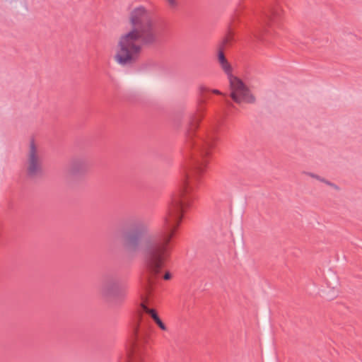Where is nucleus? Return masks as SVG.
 <instances>
[{"mask_svg":"<svg viewBox=\"0 0 362 362\" xmlns=\"http://www.w3.org/2000/svg\"><path fill=\"white\" fill-rule=\"evenodd\" d=\"M188 208L179 202L170 203L162 229L152 235L149 234L148 224L141 218L127 220L121 229L120 242L123 250L129 255H135L141 250L143 258L140 303L132 325L127 358L123 362H143L153 328L150 318L160 329H167L157 311L151 306L158 280H170L172 277L170 272H163Z\"/></svg>","mask_w":362,"mask_h":362,"instance_id":"f257e3e1","label":"nucleus"},{"mask_svg":"<svg viewBox=\"0 0 362 362\" xmlns=\"http://www.w3.org/2000/svg\"><path fill=\"white\" fill-rule=\"evenodd\" d=\"M283 10L277 0H243L236 8L228 26L227 33L217 48V59L223 70L228 75L230 96L236 103L242 102L254 103L255 97L239 78L232 74V67L228 62L224 49L235 41V29L237 23H244L248 26L253 36L259 41H264V35L270 33L274 25L282 19Z\"/></svg>","mask_w":362,"mask_h":362,"instance_id":"f03ea898","label":"nucleus"},{"mask_svg":"<svg viewBox=\"0 0 362 362\" xmlns=\"http://www.w3.org/2000/svg\"><path fill=\"white\" fill-rule=\"evenodd\" d=\"M211 92L216 95L221 94L217 89L211 90L206 87L200 88L202 98L199 108L197 112L190 117L186 132L185 147L182 151L186 163L184 167L182 182L178 192L173 195L170 203L179 202L180 205L191 206L192 202L196 199L195 190L205 171L208 158L217 141L219 124H214L205 130L198 129L204 117L202 105L205 103L206 94Z\"/></svg>","mask_w":362,"mask_h":362,"instance_id":"7ed1b4c3","label":"nucleus"},{"mask_svg":"<svg viewBox=\"0 0 362 362\" xmlns=\"http://www.w3.org/2000/svg\"><path fill=\"white\" fill-rule=\"evenodd\" d=\"M132 28L120 36L117 46L115 60L122 66H131L139 59L142 45L156 47L161 45L167 31L166 22L144 6L134 8L129 13Z\"/></svg>","mask_w":362,"mask_h":362,"instance_id":"20e7f679","label":"nucleus"},{"mask_svg":"<svg viewBox=\"0 0 362 362\" xmlns=\"http://www.w3.org/2000/svg\"><path fill=\"white\" fill-rule=\"evenodd\" d=\"M101 293L105 300L112 304H121L127 296V286L115 271L104 273L101 278Z\"/></svg>","mask_w":362,"mask_h":362,"instance_id":"39448f33","label":"nucleus"},{"mask_svg":"<svg viewBox=\"0 0 362 362\" xmlns=\"http://www.w3.org/2000/svg\"><path fill=\"white\" fill-rule=\"evenodd\" d=\"M27 163L26 173L29 178L39 177L43 175L42 163L33 140L30 141Z\"/></svg>","mask_w":362,"mask_h":362,"instance_id":"423d86ee","label":"nucleus"},{"mask_svg":"<svg viewBox=\"0 0 362 362\" xmlns=\"http://www.w3.org/2000/svg\"><path fill=\"white\" fill-rule=\"evenodd\" d=\"M88 168L89 164L85 157H74L69 161L67 173L71 177H80L87 173Z\"/></svg>","mask_w":362,"mask_h":362,"instance_id":"0eeeda50","label":"nucleus"},{"mask_svg":"<svg viewBox=\"0 0 362 362\" xmlns=\"http://www.w3.org/2000/svg\"><path fill=\"white\" fill-rule=\"evenodd\" d=\"M325 184L329 185V186H330V187H333L336 190H339L340 189V188H339V187L338 185H337L336 184H334V183H333V182H330L329 180H327V182H325Z\"/></svg>","mask_w":362,"mask_h":362,"instance_id":"6e6552de","label":"nucleus"},{"mask_svg":"<svg viewBox=\"0 0 362 362\" xmlns=\"http://www.w3.org/2000/svg\"><path fill=\"white\" fill-rule=\"evenodd\" d=\"M171 8H176L177 6V2L176 0H166Z\"/></svg>","mask_w":362,"mask_h":362,"instance_id":"1a4fd4ad","label":"nucleus"},{"mask_svg":"<svg viewBox=\"0 0 362 362\" xmlns=\"http://www.w3.org/2000/svg\"><path fill=\"white\" fill-rule=\"evenodd\" d=\"M304 173L308 175V176L313 177V178L317 179V174H315V173H309V172H305Z\"/></svg>","mask_w":362,"mask_h":362,"instance_id":"9d476101","label":"nucleus"},{"mask_svg":"<svg viewBox=\"0 0 362 362\" xmlns=\"http://www.w3.org/2000/svg\"><path fill=\"white\" fill-rule=\"evenodd\" d=\"M316 180H319V181H320V182H322L325 183V182H327V180H326V179H325V178H323V177H320V175H317V179H316Z\"/></svg>","mask_w":362,"mask_h":362,"instance_id":"9b49d317","label":"nucleus"},{"mask_svg":"<svg viewBox=\"0 0 362 362\" xmlns=\"http://www.w3.org/2000/svg\"><path fill=\"white\" fill-rule=\"evenodd\" d=\"M222 235H223V234L221 233V235L219 237V238L216 240L218 243H221L222 241V238H221Z\"/></svg>","mask_w":362,"mask_h":362,"instance_id":"f8f14e48","label":"nucleus"}]
</instances>
